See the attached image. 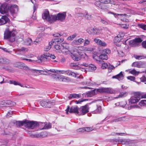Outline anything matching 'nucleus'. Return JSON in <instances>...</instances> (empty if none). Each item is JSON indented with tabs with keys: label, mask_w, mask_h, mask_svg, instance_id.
I'll return each instance as SVG.
<instances>
[{
	"label": "nucleus",
	"mask_w": 146,
	"mask_h": 146,
	"mask_svg": "<svg viewBox=\"0 0 146 146\" xmlns=\"http://www.w3.org/2000/svg\"><path fill=\"white\" fill-rule=\"evenodd\" d=\"M17 127H21L24 125L26 127L31 129H35L38 127V123L35 121H31L25 120L22 121H18L16 122Z\"/></svg>",
	"instance_id": "1"
},
{
	"label": "nucleus",
	"mask_w": 146,
	"mask_h": 146,
	"mask_svg": "<svg viewBox=\"0 0 146 146\" xmlns=\"http://www.w3.org/2000/svg\"><path fill=\"white\" fill-rule=\"evenodd\" d=\"M16 31L13 30L12 31L6 30L4 33V38L5 39H9L11 42H13L15 40Z\"/></svg>",
	"instance_id": "2"
},
{
	"label": "nucleus",
	"mask_w": 146,
	"mask_h": 146,
	"mask_svg": "<svg viewBox=\"0 0 146 146\" xmlns=\"http://www.w3.org/2000/svg\"><path fill=\"white\" fill-rule=\"evenodd\" d=\"M8 9L11 15L13 17H15L17 15L18 11V7L15 5H11L8 7Z\"/></svg>",
	"instance_id": "3"
},
{
	"label": "nucleus",
	"mask_w": 146,
	"mask_h": 146,
	"mask_svg": "<svg viewBox=\"0 0 146 146\" xmlns=\"http://www.w3.org/2000/svg\"><path fill=\"white\" fill-rule=\"evenodd\" d=\"M40 105L45 108L48 107L50 108L54 104V103L51 102L48 100H42L40 102Z\"/></svg>",
	"instance_id": "4"
},
{
	"label": "nucleus",
	"mask_w": 146,
	"mask_h": 146,
	"mask_svg": "<svg viewBox=\"0 0 146 146\" xmlns=\"http://www.w3.org/2000/svg\"><path fill=\"white\" fill-rule=\"evenodd\" d=\"M67 114H68V112L70 113H74L76 114L79 115V108L78 109L77 106H71L70 108L69 106H68L66 110Z\"/></svg>",
	"instance_id": "5"
},
{
	"label": "nucleus",
	"mask_w": 146,
	"mask_h": 146,
	"mask_svg": "<svg viewBox=\"0 0 146 146\" xmlns=\"http://www.w3.org/2000/svg\"><path fill=\"white\" fill-rule=\"evenodd\" d=\"M101 51H102L101 50ZM111 52V50L108 48L105 49L101 51V60H107L108 59V57L107 54H109Z\"/></svg>",
	"instance_id": "6"
},
{
	"label": "nucleus",
	"mask_w": 146,
	"mask_h": 146,
	"mask_svg": "<svg viewBox=\"0 0 146 146\" xmlns=\"http://www.w3.org/2000/svg\"><path fill=\"white\" fill-rule=\"evenodd\" d=\"M142 40L140 38H135L133 40L129 41V45L131 46L135 47L138 46L139 44L141 42Z\"/></svg>",
	"instance_id": "7"
},
{
	"label": "nucleus",
	"mask_w": 146,
	"mask_h": 146,
	"mask_svg": "<svg viewBox=\"0 0 146 146\" xmlns=\"http://www.w3.org/2000/svg\"><path fill=\"white\" fill-rule=\"evenodd\" d=\"M92 53L93 54V58L98 62H100V50H98L95 49V51H94Z\"/></svg>",
	"instance_id": "8"
},
{
	"label": "nucleus",
	"mask_w": 146,
	"mask_h": 146,
	"mask_svg": "<svg viewBox=\"0 0 146 146\" xmlns=\"http://www.w3.org/2000/svg\"><path fill=\"white\" fill-rule=\"evenodd\" d=\"M88 106L86 105L81 107L79 108V115H83L88 112Z\"/></svg>",
	"instance_id": "9"
},
{
	"label": "nucleus",
	"mask_w": 146,
	"mask_h": 146,
	"mask_svg": "<svg viewBox=\"0 0 146 146\" xmlns=\"http://www.w3.org/2000/svg\"><path fill=\"white\" fill-rule=\"evenodd\" d=\"M141 99L140 95H134L131 97L129 100V102L130 104H135L138 102Z\"/></svg>",
	"instance_id": "10"
},
{
	"label": "nucleus",
	"mask_w": 146,
	"mask_h": 146,
	"mask_svg": "<svg viewBox=\"0 0 146 146\" xmlns=\"http://www.w3.org/2000/svg\"><path fill=\"white\" fill-rule=\"evenodd\" d=\"M15 103L14 102H12L10 100L3 101L0 103V105L2 107H9L12 106V105L14 106Z\"/></svg>",
	"instance_id": "11"
},
{
	"label": "nucleus",
	"mask_w": 146,
	"mask_h": 146,
	"mask_svg": "<svg viewBox=\"0 0 146 146\" xmlns=\"http://www.w3.org/2000/svg\"><path fill=\"white\" fill-rule=\"evenodd\" d=\"M102 92L112 94L116 93V91L115 90L110 88H101V92Z\"/></svg>",
	"instance_id": "12"
},
{
	"label": "nucleus",
	"mask_w": 146,
	"mask_h": 146,
	"mask_svg": "<svg viewBox=\"0 0 146 146\" xmlns=\"http://www.w3.org/2000/svg\"><path fill=\"white\" fill-rule=\"evenodd\" d=\"M8 7L5 3H0V13L2 14L5 13L7 11Z\"/></svg>",
	"instance_id": "13"
},
{
	"label": "nucleus",
	"mask_w": 146,
	"mask_h": 146,
	"mask_svg": "<svg viewBox=\"0 0 146 146\" xmlns=\"http://www.w3.org/2000/svg\"><path fill=\"white\" fill-rule=\"evenodd\" d=\"M100 92V89H94L93 90L89 92L86 94V96L89 97H92L97 94Z\"/></svg>",
	"instance_id": "14"
},
{
	"label": "nucleus",
	"mask_w": 146,
	"mask_h": 146,
	"mask_svg": "<svg viewBox=\"0 0 146 146\" xmlns=\"http://www.w3.org/2000/svg\"><path fill=\"white\" fill-rule=\"evenodd\" d=\"M50 54L48 53H46L42 54L40 58V60L41 61H45L49 60V57Z\"/></svg>",
	"instance_id": "15"
},
{
	"label": "nucleus",
	"mask_w": 146,
	"mask_h": 146,
	"mask_svg": "<svg viewBox=\"0 0 146 146\" xmlns=\"http://www.w3.org/2000/svg\"><path fill=\"white\" fill-rule=\"evenodd\" d=\"M50 54L48 53H46L42 54L40 58V60L41 61H45L49 60V57Z\"/></svg>",
	"instance_id": "16"
},
{
	"label": "nucleus",
	"mask_w": 146,
	"mask_h": 146,
	"mask_svg": "<svg viewBox=\"0 0 146 146\" xmlns=\"http://www.w3.org/2000/svg\"><path fill=\"white\" fill-rule=\"evenodd\" d=\"M66 16V14L65 12L58 13L57 14V20L62 21L65 19Z\"/></svg>",
	"instance_id": "17"
},
{
	"label": "nucleus",
	"mask_w": 146,
	"mask_h": 146,
	"mask_svg": "<svg viewBox=\"0 0 146 146\" xmlns=\"http://www.w3.org/2000/svg\"><path fill=\"white\" fill-rule=\"evenodd\" d=\"M50 15H49L48 11H45L42 15V17L44 19H45L48 21L50 20Z\"/></svg>",
	"instance_id": "18"
},
{
	"label": "nucleus",
	"mask_w": 146,
	"mask_h": 146,
	"mask_svg": "<svg viewBox=\"0 0 146 146\" xmlns=\"http://www.w3.org/2000/svg\"><path fill=\"white\" fill-rule=\"evenodd\" d=\"M84 41V40L82 38H80L78 39H76L72 42V45H79L82 44Z\"/></svg>",
	"instance_id": "19"
},
{
	"label": "nucleus",
	"mask_w": 146,
	"mask_h": 146,
	"mask_svg": "<svg viewBox=\"0 0 146 146\" xmlns=\"http://www.w3.org/2000/svg\"><path fill=\"white\" fill-rule=\"evenodd\" d=\"M83 12H84L85 13L78 14L79 15L78 16L81 17H84L88 19H90L92 18V16L91 15L88 14V13L86 11H83Z\"/></svg>",
	"instance_id": "20"
},
{
	"label": "nucleus",
	"mask_w": 146,
	"mask_h": 146,
	"mask_svg": "<svg viewBox=\"0 0 146 146\" xmlns=\"http://www.w3.org/2000/svg\"><path fill=\"white\" fill-rule=\"evenodd\" d=\"M9 20V18L6 16H2L1 18L0 19V25L5 24Z\"/></svg>",
	"instance_id": "21"
},
{
	"label": "nucleus",
	"mask_w": 146,
	"mask_h": 146,
	"mask_svg": "<svg viewBox=\"0 0 146 146\" xmlns=\"http://www.w3.org/2000/svg\"><path fill=\"white\" fill-rule=\"evenodd\" d=\"M113 78H116L118 80H122L123 79L124 76L122 72H120L118 74L115 76L112 77Z\"/></svg>",
	"instance_id": "22"
},
{
	"label": "nucleus",
	"mask_w": 146,
	"mask_h": 146,
	"mask_svg": "<svg viewBox=\"0 0 146 146\" xmlns=\"http://www.w3.org/2000/svg\"><path fill=\"white\" fill-rule=\"evenodd\" d=\"M81 94H71L69 97V99L72 98L78 99L81 97Z\"/></svg>",
	"instance_id": "23"
},
{
	"label": "nucleus",
	"mask_w": 146,
	"mask_h": 146,
	"mask_svg": "<svg viewBox=\"0 0 146 146\" xmlns=\"http://www.w3.org/2000/svg\"><path fill=\"white\" fill-rule=\"evenodd\" d=\"M77 52L80 56L81 57L84 58L85 59H87L88 58V56L85 53L82 52L79 50H77Z\"/></svg>",
	"instance_id": "24"
},
{
	"label": "nucleus",
	"mask_w": 146,
	"mask_h": 146,
	"mask_svg": "<svg viewBox=\"0 0 146 146\" xmlns=\"http://www.w3.org/2000/svg\"><path fill=\"white\" fill-rule=\"evenodd\" d=\"M9 60L6 58L0 57V64H8L9 63Z\"/></svg>",
	"instance_id": "25"
},
{
	"label": "nucleus",
	"mask_w": 146,
	"mask_h": 146,
	"mask_svg": "<svg viewBox=\"0 0 146 146\" xmlns=\"http://www.w3.org/2000/svg\"><path fill=\"white\" fill-rule=\"evenodd\" d=\"M66 74L69 76L76 77L78 75L77 74L71 71L70 70H66Z\"/></svg>",
	"instance_id": "26"
},
{
	"label": "nucleus",
	"mask_w": 146,
	"mask_h": 146,
	"mask_svg": "<svg viewBox=\"0 0 146 146\" xmlns=\"http://www.w3.org/2000/svg\"><path fill=\"white\" fill-rule=\"evenodd\" d=\"M24 43L27 46H30L33 44V41L31 38H28L25 39Z\"/></svg>",
	"instance_id": "27"
},
{
	"label": "nucleus",
	"mask_w": 146,
	"mask_h": 146,
	"mask_svg": "<svg viewBox=\"0 0 146 146\" xmlns=\"http://www.w3.org/2000/svg\"><path fill=\"white\" fill-rule=\"evenodd\" d=\"M70 66L72 67V68L75 70L80 69L81 68L78 66V64L77 63H71Z\"/></svg>",
	"instance_id": "28"
},
{
	"label": "nucleus",
	"mask_w": 146,
	"mask_h": 146,
	"mask_svg": "<svg viewBox=\"0 0 146 146\" xmlns=\"http://www.w3.org/2000/svg\"><path fill=\"white\" fill-rule=\"evenodd\" d=\"M117 141L120 142L121 144L123 145H128L129 143V141L126 139H120L117 140Z\"/></svg>",
	"instance_id": "29"
},
{
	"label": "nucleus",
	"mask_w": 146,
	"mask_h": 146,
	"mask_svg": "<svg viewBox=\"0 0 146 146\" xmlns=\"http://www.w3.org/2000/svg\"><path fill=\"white\" fill-rule=\"evenodd\" d=\"M95 30L96 31H97V30H96V29H95L94 28H89L87 29V31L89 34L93 35V34H96V32L95 33L94 31H95Z\"/></svg>",
	"instance_id": "30"
},
{
	"label": "nucleus",
	"mask_w": 146,
	"mask_h": 146,
	"mask_svg": "<svg viewBox=\"0 0 146 146\" xmlns=\"http://www.w3.org/2000/svg\"><path fill=\"white\" fill-rule=\"evenodd\" d=\"M17 52H27L28 51V49L26 47H22L20 48H18L16 49Z\"/></svg>",
	"instance_id": "31"
},
{
	"label": "nucleus",
	"mask_w": 146,
	"mask_h": 146,
	"mask_svg": "<svg viewBox=\"0 0 146 146\" xmlns=\"http://www.w3.org/2000/svg\"><path fill=\"white\" fill-rule=\"evenodd\" d=\"M66 48L62 47V49L61 50H60L58 51V53H63L66 54L68 52V48H67V46H66Z\"/></svg>",
	"instance_id": "32"
},
{
	"label": "nucleus",
	"mask_w": 146,
	"mask_h": 146,
	"mask_svg": "<svg viewBox=\"0 0 146 146\" xmlns=\"http://www.w3.org/2000/svg\"><path fill=\"white\" fill-rule=\"evenodd\" d=\"M132 66L133 67L140 68L141 67V64L140 62H134L132 64Z\"/></svg>",
	"instance_id": "33"
},
{
	"label": "nucleus",
	"mask_w": 146,
	"mask_h": 146,
	"mask_svg": "<svg viewBox=\"0 0 146 146\" xmlns=\"http://www.w3.org/2000/svg\"><path fill=\"white\" fill-rule=\"evenodd\" d=\"M72 57L74 61H77L81 59V57L76 55L75 54H73L72 55Z\"/></svg>",
	"instance_id": "34"
},
{
	"label": "nucleus",
	"mask_w": 146,
	"mask_h": 146,
	"mask_svg": "<svg viewBox=\"0 0 146 146\" xmlns=\"http://www.w3.org/2000/svg\"><path fill=\"white\" fill-rule=\"evenodd\" d=\"M50 20L48 21L50 22H52L57 20V15H51L50 17Z\"/></svg>",
	"instance_id": "35"
},
{
	"label": "nucleus",
	"mask_w": 146,
	"mask_h": 146,
	"mask_svg": "<svg viewBox=\"0 0 146 146\" xmlns=\"http://www.w3.org/2000/svg\"><path fill=\"white\" fill-rule=\"evenodd\" d=\"M55 42L54 41V39H52L50 42L49 43V46H48V48H44V50L45 51H47L49 50L51 47L53 43L54 42Z\"/></svg>",
	"instance_id": "36"
},
{
	"label": "nucleus",
	"mask_w": 146,
	"mask_h": 146,
	"mask_svg": "<svg viewBox=\"0 0 146 146\" xmlns=\"http://www.w3.org/2000/svg\"><path fill=\"white\" fill-rule=\"evenodd\" d=\"M101 68L102 69H105L107 68L108 67V65L107 63H104V60H101Z\"/></svg>",
	"instance_id": "37"
},
{
	"label": "nucleus",
	"mask_w": 146,
	"mask_h": 146,
	"mask_svg": "<svg viewBox=\"0 0 146 146\" xmlns=\"http://www.w3.org/2000/svg\"><path fill=\"white\" fill-rule=\"evenodd\" d=\"M127 79L131 81H133L134 82H135L138 84H139V83H141V82H138L137 81H135V78L134 76H128L127 77Z\"/></svg>",
	"instance_id": "38"
},
{
	"label": "nucleus",
	"mask_w": 146,
	"mask_h": 146,
	"mask_svg": "<svg viewBox=\"0 0 146 146\" xmlns=\"http://www.w3.org/2000/svg\"><path fill=\"white\" fill-rule=\"evenodd\" d=\"M127 95V93L126 92H122L120 93L119 95L116 98H123L126 96Z\"/></svg>",
	"instance_id": "39"
},
{
	"label": "nucleus",
	"mask_w": 146,
	"mask_h": 146,
	"mask_svg": "<svg viewBox=\"0 0 146 146\" xmlns=\"http://www.w3.org/2000/svg\"><path fill=\"white\" fill-rule=\"evenodd\" d=\"M51 128V124L50 123H46L42 129H48Z\"/></svg>",
	"instance_id": "40"
},
{
	"label": "nucleus",
	"mask_w": 146,
	"mask_h": 146,
	"mask_svg": "<svg viewBox=\"0 0 146 146\" xmlns=\"http://www.w3.org/2000/svg\"><path fill=\"white\" fill-rule=\"evenodd\" d=\"M54 41L55 42H57L59 43H61L63 42L64 39L63 38H55L54 39Z\"/></svg>",
	"instance_id": "41"
},
{
	"label": "nucleus",
	"mask_w": 146,
	"mask_h": 146,
	"mask_svg": "<svg viewBox=\"0 0 146 146\" xmlns=\"http://www.w3.org/2000/svg\"><path fill=\"white\" fill-rule=\"evenodd\" d=\"M138 27L143 30H146V25L143 23L139 24H138Z\"/></svg>",
	"instance_id": "42"
},
{
	"label": "nucleus",
	"mask_w": 146,
	"mask_h": 146,
	"mask_svg": "<svg viewBox=\"0 0 146 146\" xmlns=\"http://www.w3.org/2000/svg\"><path fill=\"white\" fill-rule=\"evenodd\" d=\"M77 36V34L76 33H74L71 36H68L67 38V40H72L75 38Z\"/></svg>",
	"instance_id": "43"
},
{
	"label": "nucleus",
	"mask_w": 146,
	"mask_h": 146,
	"mask_svg": "<svg viewBox=\"0 0 146 146\" xmlns=\"http://www.w3.org/2000/svg\"><path fill=\"white\" fill-rule=\"evenodd\" d=\"M9 82L10 84H13L15 85H19L21 86H22V85L20 83L16 82V81L10 80H9Z\"/></svg>",
	"instance_id": "44"
},
{
	"label": "nucleus",
	"mask_w": 146,
	"mask_h": 146,
	"mask_svg": "<svg viewBox=\"0 0 146 146\" xmlns=\"http://www.w3.org/2000/svg\"><path fill=\"white\" fill-rule=\"evenodd\" d=\"M62 81L64 82L71 81L70 79L68 77L63 76Z\"/></svg>",
	"instance_id": "45"
},
{
	"label": "nucleus",
	"mask_w": 146,
	"mask_h": 146,
	"mask_svg": "<svg viewBox=\"0 0 146 146\" xmlns=\"http://www.w3.org/2000/svg\"><path fill=\"white\" fill-rule=\"evenodd\" d=\"M54 48L57 50L56 52H58V51L60 50H61L62 49V46H60L58 45H56L54 46Z\"/></svg>",
	"instance_id": "46"
},
{
	"label": "nucleus",
	"mask_w": 146,
	"mask_h": 146,
	"mask_svg": "<svg viewBox=\"0 0 146 146\" xmlns=\"http://www.w3.org/2000/svg\"><path fill=\"white\" fill-rule=\"evenodd\" d=\"M89 69L91 70H95L96 68V67L94 65L92 64H90L89 66Z\"/></svg>",
	"instance_id": "47"
},
{
	"label": "nucleus",
	"mask_w": 146,
	"mask_h": 146,
	"mask_svg": "<svg viewBox=\"0 0 146 146\" xmlns=\"http://www.w3.org/2000/svg\"><path fill=\"white\" fill-rule=\"evenodd\" d=\"M95 49L93 48H90L84 47V51H91L92 53L94 51H95Z\"/></svg>",
	"instance_id": "48"
},
{
	"label": "nucleus",
	"mask_w": 146,
	"mask_h": 146,
	"mask_svg": "<svg viewBox=\"0 0 146 146\" xmlns=\"http://www.w3.org/2000/svg\"><path fill=\"white\" fill-rule=\"evenodd\" d=\"M84 46H86L89 45L90 43V41L87 39H85L84 40Z\"/></svg>",
	"instance_id": "49"
},
{
	"label": "nucleus",
	"mask_w": 146,
	"mask_h": 146,
	"mask_svg": "<svg viewBox=\"0 0 146 146\" xmlns=\"http://www.w3.org/2000/svg\"><path fill=\"white\" fill-rule=\"evenodd\" d=\"M32 71L33 72H36V73H40L41 72H47L46 71H45L44 70H36L35 69H33L32 70Z\"/></svg>",
	"instance_id": "50"
},
{
	"label": "nucleus",
	"mask_w": 146,
	"mask_h": 146,
	"mask_svg": "<svg viewBox=\"0 0 146 146\" xmlns=\"http://www.w3.org/2000/svg\"><path fill=\"white\" fill-rule=\"evenodd\" d=\"M141 106H144L146 105V100H142L139 103Z\"/></svg>",
	"instance_id": "51"
},
{
	"label": "nucleus",
	"mask_w": 146,
	"mask_h": 146,
	"mask_svg": "<svg viewBox=\"0 0 146 146\" xmlns=\"http://www.w3.org/2000/svg\"><path fill=\"white\" fill-rule=\"evenodd\" d=\"M85 128V131H92L94 129H93V127H86Z\"/></svg>",
	"instance_id": "52"
},
{
	"label": "nucleus",
	"mask_w": 146,
	"mask_h": 146,
	"mask_svg": "<svg viewBox=\"0 0 146 146\" xmlns=\"http://www.w3.org/2000/svg\"><path fill=\"white\" fill-rule=\"evenodd\" d=\"M124 36V34L122 33H120L117 36L119 38L121 39V40L122 38Z\"/></svg>",
	"instance_id": "53"
},
{
	"label": "nucleus",
	"mask_w": 146,
	"mask_h": 146,
	"mask_svg": "<svg viewBox=\"0 0 146 146\" xmlns=\"http://www.w3.org/2000/svg\"><path fill=\"white\" fill-rule=\"evenodd\" d=\"M63 76L58 75L57 77V78L56 80H60L62 81V79H63Z\"/></svg>",
	"instance_id": "54"
},
{
	"label": "nucleus",
	"mask_w": 146,
	"mask_h": 146,
	"mask_svg": "<svg viewBox=\"0 0 146 146\" xmlns=\"http://www.w3.org/2000/svg\"><path fill=\"white\" fill-rule=\"evenodd\" d=\"M111 2L110 0H101V3L105 4L110 3Z\"/></svg>",
	"instance_id": "55"
},
{
	"label": "nucleus",
	"mask_w": 146,
	"mask_h": 146,
	"mask_svg": "<svg viewBox=\"0 0 146 146\" xmlns=\"http://www.w3.org/2000/svg\"><path fill=\"white\" fill-rule=\"evenodd\" d=\"M96 2L95 3V5L98 7H100V0H95Z\"/></svg>",
	"instance_id": "56"
},
{
	"label": "nucleus",
	"mask_w": 146,
	"mask_h": 146,
	"mask_svg": "<svg viewBox=\"0 0 146 146\" xmlns=\"http://www.w3.org/2000/svg\"><path fill=\"white\" fill-rule=\"evenodd\" d=\"M20 59L23 60H25L30 62H34L35 61L34 60H32L30 59L24 58L22 57Z\"/></svg>",
	"instance_id": "57"
},
{
	"label": "nucleus",
	"mask_w": 146,
	"mask_h": 146,
	"mask_svg": "<svg viewBox=\"0 0 146 146\" xmlns=\"http://www.w3.org/2000/svg\"><path fill=\"white\" fill-rule=\"evenodd\" d=\"M141 82H146V78L145 76H143L141 78H140Z\"/></svg>",
	"instance_id": "58"
},
{
	"label": "nucleus",
	"mask_w": 146,
	"mask_h": 146,
	"mask_svg": "<svg viewBox=\"0 0 146 146\" xmlns=\"http://www.w3.org/2000/svg\"><path fill=\"white\" fill-rule=\"evenodd\" d=\"M66 70H58L57 74H66Z\"/></svg>",
	"instance_id": "59"
},
{
	"label": "nucleus",
	"mask_w": 146,
	"mask_h": 146,
	"mask_svg": "<svg viewBox=\"0 0 146 146\" xmlns=\"http://www.w3.org/2000/svg\"><path fill=\"white\" fill-rule=\"evenodd\" d=\"M130 72L131 74L134 75L137 74H138V72H137L135 69L132 70Z\"/></svg>",
	"instance_id": "60"
},
{
	"label": "nucleus",
	"mask_w": 146,
	"mask_h": 146,
	"mask_svg": "<svg viewBox=\"0 0 146 146\" xmlns=\"http://www.w3.org/2000/svg\"><path fill=\"white\" fill-rule=\"evenodd\" d=\"M135 58L137 59L141 60L143 58L142 56L136 55L135 56Z\"/></svg>",
	"instance_id": "61"
},
{
	"label": "nucleus",
	"mask_w": 146,
	"mask_h": 146,
	"mask_svg": "<svg viewBox=\"0 0 146 146\" xmlns=\"http://www.w3.org/2000/svg\"><path fill=\"white\" fill-rule=\"evenodd\" d=\"M100 106H97V108L96 110L95 111V112L96 113H100Z\"/></svg>",
	"instance_id": "62"
},
{
	"label": "nucleus",
	"mask_w": 146,
	"mask_h": 146,
	"mask_svg": "<svg viewBox=\"0 0 146 146\" xmlns=\"http://www.w3.org/2000/svg\"><path fill=\"white\" fill-rule=\"evenodd\" d=\"M94 41L97 43V44L100 45V40L96 38L94 39Z\"/></svg>",
	"instance_id": "63"
},
{
	"label": "nucleus",
	"mask_w": 146,
	"mask_h": 146,
	"mask_svg": "<svg viewBox=\"0 0 146 146\" xmlns=\"http://www.w3.org/2000/svg\"><path fill=\"white\" fill-rule=\"evenodd\" d=\"M121 40V39L119 38L117 36H116L114 38L115 41L116 42H119Z\"/></svg>",
	"instance_id": "64"
}]
</instances>
